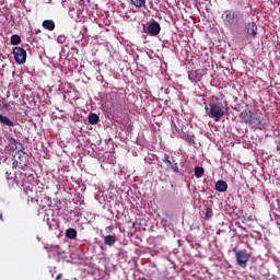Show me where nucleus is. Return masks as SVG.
<instances>
[{
  "label": "nucleus",
  "instance_id": "obj_15",
  "mask_svg": "<svg viewBox=\"0 0 280 280\" xmlns=\"http://www.w3.org/2000/svg\"><path fill=\"white\" fill-rule=\"evenodd\" d=\"M66 237L68 240H75L78 237V230L73 228H69L66 230Z\"/></svg>",
  "mask_w": 280,
  "mask_h": 280
},
{
  "label": "nucleus",
  "instance_id": "obj_19",
  "mask_svg": "<svg viewBox=\"0 0 280 280\" xmlns=\"http://www.w3.org/2000/svg\"><path fill=\"white\" fill-rule=\"evenodd\" d=\"M131 3L136 8H145V0H131Z\"/></svg>",
  "mask_w": 280,
  "mask_h": 280
},
{
  "label": "nucleus",
  "instance_id": "obj_22",
  "mask_svg": "<svg viewBox=\"0 0 280 280\" xmlns=\"http://www.w3.org/2000/svg\"><path fill=\"white\" fill-rule=\"evenodd\" d=\"M182 139H184V141H186L187 143H194V136L191 135H185L184 137H182Z\"/></svg>",
  "mask_w": 280,
  "mask_h": 280
},
{
  "label": "nucleus",
  "instance_id": "obj_7",
  "mask_svg": "<svg viewBox=\"0 0 280 280\" xmlns=\"http://www.w3.org/2000/svg\"><path fill=\"white\" fill-rule=\"evenodd\" d=\"M246 34L248 38H256L257 37V23L248 22L245 26Z\"/></svg>",
  "mask_w": 280,
  "mask_h": 280
},
{
  "label": "nucleus",
  "instance_id": "obj_11",
  "mask_svg": "<svg viewBox=\"0 0 280 280\" xmlns=\"http://www.w3.org/2000/svg\"><path fill=\"white\" fill-rule=\"evenodd\" d=\"M108 95H109L112 106L114 107L119 106V101L121 100V97H119V94H117V92H110Z\"/></svg>",
  "mask_w": 280,
  "mask_h": 280
},
{
  "label": "nucleus",
  "instance_id": "obj_2",
  "mask_svg": "<svg viewBox=\"0 0 280 280\" xmlns=\"http://www.w3.org/2000/svg\"><path fill=\"white\" fill-rule=\"evenodd\" d=\"M243 120L245 124H249L253 128H258L261 130L266 126V118H262L261 115L253 112L243 113Z\"/></svg>",
  "mask_w": 280,
  "mask_h": 280
},
{
  "label": "nucleus",
  "instance_id": "obj_13",
  "mask_svg": "<svg viewBox=\"0 0 280 280\" xmlns=\"http://www.w3.org/2000/svg\"><path fill=\"white\" fill-rule=\"evenodd\" d=\"M117 242V236L115 234L113 235H106L104 237V244L105 246H115V243Z\"/></svg>",
  "mask_w": 280,
  "mask_h": 280
},
{
  "label": "nucleus",
  "instance_id": "obj_29",
  "mask_svg": "<svg viewBox=\"0 0 280 280\" xmlns=\"http://www.w3.org/2000/svg\"><path fill=\"white\" fill-rule=\"evenodd\" d=\"M0 220H1V222H3V214L2 213H0Z\"/></svg>",
  "mask_w": 280,
  "mask_h": 280
},
{
  "label": "nucleus",
  "instance_id": "obj_4",
  "mask_svg": "<svg viewBox=\"0 0 280 280\" xmlns=\"http://www.w3.org/2000/svg\"><path fill=\"white\" fill-rule=\"evenodd\" d=\"M143 31L145 34H149V36H159V34H161V24L152 20L147 26H143Z\"/></svg>",
  "mask_w": 280,
  "mask_h": 280
},
{
  "label": "nucleus",
  "instance_id": "obj_23",
  "mask_svg": "<svg viewBox=\"0 0 280 280\" xmlns=\"http://www.w3.org/2000/svg\"><path fill=\"white\" fill-rule=\"evenodd\" d=\"M237 7L238 8H244L246 10V8H248V3H246V1L244 0H237Z\"/></svg>",
  "mask_w": 280,
  "mask_h": 280
},
{
  "label": "nucleus",
  "instance_id": "obj_8",
  "mask_svg": "<svg viewBox=\"0 0 280 280\" xmlns=\"http://www.w3.org/2000/svg\"><path fill=\"white\" fill-rule=\"evenodd\" d=\"M164 163L168 165V170H172L175 174H180V168L176 160H170V156L165 155Z\"/></svg>",
  "mask_w": 280,
  "mask_h": 280
},
{
  "label": "nucleus",
  "instance_id": "obj_16",
  "mask_svg": "<svg viewBox=\"0 0 280 280\" xmlns=\"http://www.w3.org/2000/svg\"><path fill=\"white\" fill-rule=\"evenodd\" d=\"M89 124H92V126H95V124H100V116L95 113H91L89 115Z\"/></svg>",
  "mask_w": 280,
  "mask_h": 280
},
{
  "label": "nucleus",
  "instance_id": "obj_24",
  "mask_svg": "<svg viewBox=\"0 0 280 280\" xmlns=\"http://www.w3.org/2000/svg\"><path fill=\"white\" fill-rule=\"evenodd\" d=\"M5 56H3V54H0V67L2 69H5Z\"/></svg>",
  "mask_w": 280,
  "mask_h": 280
},
{
  "label": "nucleus",
  "instance_id": "obj_30",
  "mask_svg": "<svg viewBox=\"0 0 280 280\" xmlns=\"http://www.w3.org/2000/svg\"><path fill=\"white\" fill-rule=\"evenodd\" d=\"M28 178H32L34 180V175H30Z\"/></svg>",
  "mask_w": 280,
  "mask_h": 280
},
{
  "label": "nucleus",
  "instance_id": "obj_5",
  "mask_svg": "<svg viewBox=\"0 0 280 280\" xmlns=\"http://www.w3.org/2000/svg\"><path fill=\"white\" fill-rule=\"evenodd\" d=\"M232 250L236 257L238 266H246V264H248L249 256L246 249L237 250V247H234Z\"/></svg>",
  "mask_w": 280,
  "mask_h": 280
},
{
  "label": "nucleus",
  "instance_id": "obj_20",
  "mask_svg": "<svg viewBox=\"0 0 280 280\" xmlns=\"http://www.w3.org/2000/svg\"><path fill=\"white\" fill-rule=\"evenodd\" d=\"M11 45H21V37L19 35H12Z\"/></svg>",
  "mask_w": 280,
  "mask_h": 280
},
{
  "label": "nucleus",
  "instance_id": "obj_17",
  "mask_svg": "<svg viewBox=\"0 0 280 280\" xmlns=\"http://www.w3.org/2000/svg\"><path fill=\"white\" fill-rule=\"evenodd\" d=\"M195 176L196 178H202V176H205V168L202 166H196Z\"/></svg>",
  "mask_w": 280,
  "mask_h": 280
},
{
  "label": "nucleus",
  "instance_id": "obj_6",
  "mask_svg": "<svg viewBox=\"0 0 280 280\" xmlns=\"http://www.w3.org/2000/svg\"><path fill=\"white\" fill-rule=\"evenodd\" d=\"M13 56L18 65H25V62L27 61V51L21 47L13 48Z\"/></svg>",
  "mask_w": 280,
  "mask_h": 280
},
{
  "label": "nucleus",
  "instance_id": "obj_27",
  "mask_svg": "<svg viewBox=\"0 0 280 280\" xmlns=\"http://www.w3.org/2000/svg\"><path fill=\"white\" fill-rule=\"evenodd\" d=\"M19 145L22 148V149H21V152H23V154H25V151H23V150H25V149L23 148V143L19 142Z\"/></svg>",
  "mask_w": 280,
  "mask_h": 280
},
{
  "label": "nucleus",
  "instance_id": "obj_1",
  "mask_svg": "<svg viewBox=\"0 0 280 280\" xmlns=\"http://www.w3.org/2000/svg\"><path fill=\"white\" fill-rule=\"evenodd\" d=\"M247 16L248 13L244 11L225 10L222 14V21L226 27L235 28L245 23Z\"/></svg>",
  "mask_w": 280,
  "mask_h": 280
},
{
  "label": "nucleus",
  "instance_id": "obj_28",
  "mask_svg": "<svg viewBox=\"0 0 280 280\" xmlns=\"http://www.w3.org/2000/svg\"><path fill=\"white\" fill-rule=\"evenodd\" d=\"M56 279L58 280V279H62V273H59L57 277H56Z\"/></svg>",
  "mask_w": 280,
  "mask_h": 280
},
{
  "label": "nucleus",
  "instance_id": "obj_21",
  "mask_svg": "<svg viewBox=\"0 0 280 280\" xmlns=\"http://www.w3.org/2000/svg\"><path fill=\"white\" fill-rule=\"evenodd\" d=\"M7 140L9 141V143H10L11 145H13V148H14L15 150H19L18 143H16V139L12 138V136H8V137H7Z\"/></svg>",
  "mask_w": 280,
  "mask_h": 280
},
{
  "label": "nucleus",
  "instance_id": "obj_10",
  "mask_svg": "<svg viewBox=\"0 0 280 280\" xmlns=\"http://www.w3.org/2000/svg\"><path fill=\"white\" fill-rule=\"evenodd\" d=\"M42 27H44V30H48V32H54V30H56V23L54 20H45L42 23Z\"/></svg>",
  "mask_w": 280,
  "mask_h": 280
},
{
  "label": "nucleus",
  "instance_id": "obj_14",
  "mask_svg": "<svg viewBox=\"0 0 280 280\" xmlns=\"http://www.w3.org/2000/svg\"><path fill=\"white\" fill-rule=\"evenodd\" d=\"M215 189H217V191L224 192V191H226V189H229V184H226V182H224L222 179L218 180L215 183Z\"/></svg>",
  "mask_w": 280,
  "mask_h": 280
},
{
  "label": "nucleus",
  "instance_id": "obj_25",
  "mask_svg": "<svg viewBox=\"0 0 280 280\" xmlns=\"http://www.w3.org/2000/svg\"><path fill=\"white\" fill-rule=\"evenodd\" d=\"M5 175H7V179H9V180H14L16 178V175H14V177H12V173H9V172H7Z\"/></svg>",
  "mask_w": 280,
  "mask_h": 280
},
{
  "label": "nucleus",
  "instance_id": "obj_9",
  "mask_svg": "<svg viewBox=\"0 0 280 280\" xmlns=\"http://www.w3.org/2000/svg\"><path fill=\"white\" fill-rule=\"evenodd\" d=\"M188 80L190 82H200L202 80V70H191L188 72Z\"/></svg>",
  "mask_w": 280,
  "mask_h": 280
},
{
  "label": "nucleus",
  "instance_id": "obj_12",
  "mask_svg": "<svg viewBox=\"0 0 280 280\" xmlns=\"http://www.w3.org/2000/svg\"><path fill=\"white\" fill-rule=\"evenodd\" d=\"M0 124H2V126H8L9 128H13L14 126V121L3 114H0Z\"/></svg>",
  "mask_w": 280,
  "mask_h": 280
},
{
  "label": "nucleus",
  "instance_id": "obj_18",
  "mask_svg": "<svg viewBox=\"0 0 280 280\" xmlns=\"http://www.w3.org/2000/svg\"><path fill=\"white\" fill-rule=\"evenodd\" d=\"M211 218H213V209L211 208H207L206 209V213H205V220L206 222H209V220H211Z\"/></svg>",
  "mask_w": 280,
  "mask_h": 280
},
{
  "label": "nucleus",
  "instance_id": "obj_3",
  "mask_svg": "<svg viewBox=\"0 0 280 280\" xmlns=\"http://www.w3.org/2000/svg\"><path fill=\"white\" fill-rule=\"evenodd\" d=\"M209 108L208 117H210V119L220 121V119L224 117V108H222V103H215L212 101L209 103Z\"/></svg>",
  "mask_w": 280,
  "mask_h": 280
},
{
  "label": "nucleus",
  "instance_id": "obj_26",
  "mask_svg": "<svg viewBox=\"0 0 280 280\" xmlns=\"http://www.w3.org/2000/svg\"><path fill=\"white\" fill-rule=\"evenodd\" d=\"M3 108H5V110H8V108H10V104L3 103Z\"/></svg>",
  "mask_w": 280,
  "mask_h": 280
}]
</instances>
